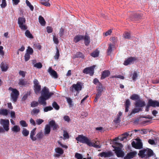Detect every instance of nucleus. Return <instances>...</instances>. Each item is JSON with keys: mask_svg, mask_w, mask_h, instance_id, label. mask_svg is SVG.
I'll list each match as a JSON object with an SVG mask.
<instances>
[{"mask_svg": "<svg viewBox=\"0 0 159 159\" xmlns=\"http://www.w3.org/2000/svg\"><path fill=\"white\" fill-rule=\"evenodd\" d=\"M118 138H116L113 140L110 139V143L113 144L111 146L114 148L113 151H115L117 156L118 157H123L124 156V153L122 150L123 145L121 143L117 142Z\"/></svg>", "mask_w": 159, "mask_h": 159, "instance_id": "obj_1", "label": "nucleus"}, {"mask_svg": "<svg viewBox=\"0 0 159 159\" xmlns=\"http://www.w3.org/2000/svg\"><path fill=\"white\" fill-rule=\"evenodd\" d=\"M76 140L80 143H86L89 146L91 145L92 143L90 140L87 137L83 136V135H80L76 138Z\"/></svg>", "mask_w": 159, "mask_h": 159, "instance_id": "obj_2", "label": "nucleus"}, {"mask_svg": "<svg viewBox=\"0 0 159 159\" xmlns=\"http://www.w3.org/2000/svg\"><path fill=\"white\" fill-rule=\"evenodd\" d=\"M82 87L81 83L80 82H78L76 84H74L70 88V90L72 92H74V90L77 92L76 94H75V96L77 95L79 93V91L82 90Z\"/></svg>", "mask_w": 159, "mask_h": 159, "instance_id": "obj_3", "label": "nucleus"}, {"mask_svg": "<svg viewBox=\"0 0 159 159\" xmlns=\"http://www.w3.org/2000/svg\"><path fill=\"white\" fill-rule=\"evenodd\" d=\"M54 94V93L53 92H49V89L46 87H45L42 89L41 96L49 99Z\"/></svg>", "mask_w": 159, "mask_h": 159, "instance_id": "obj_4", "label": "nucleus"}, {"mask_svg": "<svg viewBox=\"0 0 159 159\" xmlns=\"http://www.w3.org/2000/svg\"><path fill=\"white\" fill-rule=\"evenodd\" d=\"M25 19L23 17H19L18 18V23L22 30H25L27 29V26L25 25Z\"/></svg>", "mask_w": 159, "mask_h": 159, "instance_id": "obj_5", "label": "nucleus"}, {"mask_svg": "<svg viewBox=\"0 0 159 159\" xmlns=\"http://www.w3.org/2000/svg\"><path fill=\"white\" fill-rule=\"evenodd\" d=\"M95 67V66L86 67L84 69L83 72L84 73L89 74L90 76H92L94 74Z\"/></svg>", "mask_w": 159, "mask_h": 159, "instance_id": "obj_6", "label": "nucleus"}, {"mask_svg": "<svg viewBox=\"0 0 159 159\" xmlns=\"http://www.w3.org/2000/svg\"><path fill=\"white\" fill-rule=\"evenodd\" d=\"M34 90L36 94L39 93L41 89V86L39 84V83L38 80L35 79L33 81Z\"/></svg>", "mask_w": 159, "mask_h": 159, "instance_id": "obj_7", "label": "nucleus"}, {"mask_svg": "<svg viewBox=\"0 0 159 159\" xmlns=\"http://www.w3.org/2000/svg\"><path fill=\"white\" fill-rule=\"evenodd\" d=\"M0 123L2 125L4 129L6 131L9 130V121L8 120L1 119Z\"/></svg>", "mask_w": 159, "mask_h": 159, "instance_id": "obj_8", "label": "nucleus"}, {"mask_svg": "<svg viewBox=\"0 0 159 159\" xmlns=\"http://www.w3.org/2000/svg\"><path fill=\"white\" fill-rule=\"evenodd\" d=\"M19 94V92L16 89H15L11 93V96L14 102L16 101Z\"/></svg>", "mask_w": 159, "mask_h": 159, "instance_id": "obj_9", "label": "nucleus"}, {"mask_svg": "<svg viewBox=\"0 0 159 159\" xmlns=\"http://www.w3.org/2000/svg\"><path fill=\"white\" fill-rule=\"evenodd\" d=\"M155 107V101H153L152 99H149L148 101V104L146 107L145 111H149V107Z\"/></svg>", "mask_w": 159, "mask_h": 159, "instance_id": "obj_10", "label": "nucleus"}, {"mask_svg": "<svg viewBox=\"0 0 159 159\" xmlns=\"http://www.w3.org/2000/svg\"><path fill=\"white\" fill-rule=\"evenodd\" d=\"M138 155L142 158L148 157L147 155V149H143L140 150L138 153Z\"/></svg>", "mask_w": 159, "mask_h": 159, "instance_id": "obj_11", "label": "nucleus"}, {"mask_svg": "<svg viewBox=\"0 0 159 159\" xmlns=\"http://www.w3.org/2000/svg\"><path fill=\"white\" fill-rule=\"evenodd\" d=\"M135 105L136 107L141 108L145 106V102L139 98V99L135 102Z\"/></svg>", "mask_w": 159, "mask_h": 159, "instance_id": "obj_12", "label": "nucleus"}, {"mask_svg": "<svg viewBox=\"0 0 159 159\" xmlns=\"http://www.w3.org/2000/svg\"><path fill=\"white\" fill-rule=\"evenodd\" d=\"M137 154L136 151L130 152L128 153L127 155L124 157L125 159H131L135 156Z\"/></svg>", "mask_w": 159, "mask_h": 159, "instance_id": "obj_13", "label": "nucleus"}, {"mask_svg": "<svg viewBox=\"0 0 159 159\" xmlns=\"http://www.w3.org/2000/svg\"><path fill=\"white\" fill-rule=\"evenodd\" d=\"M49 124L51 127L53 128L52 129L54 130H57L59 128V125L56 123L54 120H51L49 121Z\"/></svg>", "mask_w": 159, "mask_h": 159, "instance_id": "obj_14", "label": "nucleus"}, {"mask_svg": "<svg viewBox=\"0 0 159 159\" xmlns=\"http://www.w3.org/2000/svg\"><path fill=\"white\" fill-rule=\"evenodd\" d=\"M48 71L50 75L54 78L56 79L58 78V75L57 72L55 70H53L51 67H49Z\"/></svg>", "mask_w": 159, "mask_h": 159, "instance_id": "obj_15", "label": "nucleus"}, {"mask_svg": "<svg viewBox=\"0 0 159 159\" xmlns=\"http://www.w3.org/2000/svg\"><path fill=\"white\" fill-rule=\"evenodd\" d=\"M48 99V98L41 96L39 99L38 102L40 104L42 105L43 106H45L47 105L46 101Z\"/></svg>", "mask_w": 159, "mask_h": 159, "instance_id": "obj_16", "label": "nucleus"}, {"mask_svg": "<svg viewBox=\"0 0 159 159\" xmlns=\"http://www.w3.org/2000/svg\"><path fill=\"white\" fill-rule=\"evenodd\" d=\"M0 67L2 71H6L8 68V66L6 63L2 62L0 64Z\"/></svg>", "mask_w": 159, "mask_h": 159, "instance_id": "obj_17", "label": "nucleus"}, {"mask_svg": "<svg viewBox=\"0 0 159 159\" xmlns=\"http://www.w3.org/2000/svg\"><path fill=\"white\" fill-rule=\"evenodd\" d=\"M84 39V35H76L74 38L73 41L75 43H77L80 41Z\"/></svg>", "mask_w": 159, "mask_h": 159, "instance_id": "obj_18", "label": "nucleus"}, {"mask_svg": "<svg viewBox=\"0 0 159 159\" xmlns=\"http://www.w3.org/2000/svg\"><path fill=\"white\" fill-rule=\"evenodd\" d=\"M129 133H130V132H125L122 134L120 137H117L118 138V139H120L121 141L124 140L129 136Z\"/></svg>", "mask_w": 159, "mask_h": 159, "instance_id": "obj_19", "label": "nucleus"}, {"mask_svg": "<svg viewBox=\"0 0 159 159\" xmlns=\"http://www.w3.org/2000/svg\"><path fill=\"white\" fill-rule=\"evenodd\" d=\"M36 128H34L30 132V137L32 140L33 141H35L36 140L37 138L36 137H34L35 135Z\"/></svg>", "mask_w": 159, "mask_h": 159, "instance_id": "obj_20", "label": "nucleus"}, {"mask_svg": "<svg viewBox=\"0 0 159 159\" xmlns=\"http://www.w3.org/2000/svg\"><path fill=\"white\" fill-rule=\"evenodd\" d=\"M130 105V102L129 99H127L125 102V112H128L129 108Z\"/></svg>", "mask_w": 159, "mask_h": 159, "instance_id": "obj_21", "label": "nucleus"}, {"mask_svg": "<svg viewBox=\"0 0 159 159\" xmlns=\"http://www.w3.org/2000/svg\"><path fill=\"white\" fill-rule=\"evenodd\" d=\"M122 115V113L120 111L116 116V117L114 120V122L116 124L119 123L120 121V116Z\"/></svg>", "mask_w": 159, "mask_h": 159, "instance_id": "obj_22", "label": "nucleus"}, {"mask_svg": "<svg viewBox=\"0 0 159 159\" xmlns=\"http://www.w3.org/2000/svg\"><path fill=\"white\" fill-rule=\"evenodd\" d=\"M141 17V16L140 15L135 14L131 16L130 20L132 21H135L139 19H140Z\"/></svg>", "mask_w": 159, "mask_h": 159, "instance_id": "obj_23", "label": "nucleus"}, {"mask_svg": "<svg viewBox=\"0 0 159 159\" xmlns=\"http://www.w3.org/2000/svg\"><path fill=\"white\" fill-rule=\"evenodd\" d=\"M109 75V71L108 70H105L103 71L102 73L101 79L102 80L108 77Z\"/></svg>", "mask_w": 159, "mask_h": 159, "instance_id": "obj_24", "label": "nucleus"}, {"mask_svg": "<svg viewBox=\"0 0 159 159\" xmlns=\"http://www.w3.org/2000/svg\"><path fill=\"white\" fill-rule=\"evenodd\" d=\"M51 131L50 126L48 124L46 125L44 129V134L45 135L49 134Z\"/></svg>", "mask_w": 159, "mask_h": 159, "instance_id": "obj_25", "label": "nucleus"}, {"mask_svg": "<svg viewBox=\"0 0 159 159\" xmlns=\"http://www.w3.org/2000/svg\"><path fill=\"white\" fill-rule=\"evenodd\" d=\"M98 156L103 157H109V152L108 151L106 152H103L99 153L98 155Z\"/></svg>", "mask_w": 159, "mask_h": 159, "instance_id": "obj_26", "label": "nucleus"}, {"mask_svg": "<svg viewBox=\"0 0 159 159\" xmlns=\"http://www.w3.org/2000/svg\"><path fill=\"white\" fill-rule=\"evenodd\" d=\"M84 42L85 45L88 46L90 43L89 37L87 35H84Z\"/></svg>", "mask_w": 159, "mask_h": 159, "instance_id": "obj_27", "label": "nucleus"}, {"mask_svg": "<svg viewBox=\"0 0 159 159\" xmlns=\"http://www.w3.org/2000/svg\"><path fill=\"white\" fill-rule=\"evenodd\" d=\"M133 60L134 59L132 57L129 58L124 61V65L127 66L129 64H131L132 63Z\"/></svg>", "mask_w": 159, "mask_h": 159, "instance_id": "obj_28", "label": "nucleus"}, {"mask_svg": "<svg viewBox=\"0 0 159 159\" xmlns=\"http://www.w3.org/2000/svg\"><path fill=\"white\" fill-rule=\"evenodd\" d=\"M39 23L42 26H44L45 25L46 21L41 16H39Z\"/></svg>", "mask_w": 159, "mask_h": 159, "instance_id": "obj_29", "label": "nucleus"}, {"mask_svg": "<svg viewBox=\"0 0 159 159\" xmlns=\"http://www.w3.org/2000/svg\"><path fill=\"white\" fill-rule=\"evenodd\" d=\"M41 1V3L47 7H50V4L48 2L49 0H39Z\"/></svg>", "mask_w": 159, "mask_h": 159, "instance_id": "obj_30", "label": "nucleus"}, {"mask_svg": "<svg viewBox=\"0 0 159 159\" xmlns=\"http://www.w3.org/2000/svg\"><path fill=\"white\" fill-rule=\"evenodd\" d=\"M99 53V51L98 50H96L91 53L90 55L93 57H96L98 56Z\"/></svg>", "mask_w": 159, "mask_h": 159, "instance_id": "obj_31", "label": "nucleus"}, {"mask_svg": "<svg viewBox=\"0 0 159 159\" xmlns=\"http://www.w3.org/2000/svg\"><path fill=\"white\" fill-rule=\"evenodd\" d=\"M130 98L133 100H138L140 98V97L138 94H134L130 97Z\"/></svg>", "mask_w": 159, "mask_h": 159, "instance_id": "obj_32", "label": "nucleus"}, {"mask_svg": "<svg viewBox=\"0 0 159 159\" xmlns=\"http://www.w3.org/2000/svg\"><path fill=\"white\" fill-rule=\"evenodd\" d=\"M142 111V108L139 107L138 108H135L132 110L130 113V115H132V114L138 113L140 111Z\"/></svg>", "mask_w": 159, "mask_h": 159, "instance_id": "obj_33", "label": "nucleus"}, {"mask_svg": "<svg viewBox=\"0 0 159 159\" xmlns=\"http://www.w3.org/2000/svg\"><path fill=\"white\" fill-rule=\"evenodd\" d=\"M55 151L56 153L61 155L62 154L64 153L63 150L61 148L59 147L56 148L55 149Z\"/></svg>", "mask_w": 159, "mask_h": 159, "instance_id": "obj_34", "label": "nucleus"}, {"mask_svg": "<svg viewBox=\"0 0 159 159\" xmlns=\"http://www.w3.org/2000/svg\"><path fill=\"white\" fill-rule=\"evenodd\" d=\"M25 36L28 38L30 39H33V38L32 35L28 30L26 31L25 32Z\"/></svg>", "mask_w": 159, "mask_h": 159, "instance_id": "obj_35", "label": "nucleus"}, {"mask_svg": "<svg viewBox=\"0 0 159 159\" xmlns=\"http://www.w3.org/2000/svg\"><path fill=\"white\" fill-rule=\"evenodd\" d=\"M27 84V81H25L24 79H20L19 80L18 84L20 85L25 86Z\"/></svg>", "mask_w": 159, "mask_h": 159, "instance_id": "obj_36", "label": "nucleus"}, {"mask_svg": "<svg viewBox=\"0 0 159 159\" xmlns=\"http://www.w3.org/2000/svg\"><path fill=\"white\" fill-rule=\"evenodd\" d=\"M40 112V110L37 108H34L31 111V113L32 115H37Z\"/></svg>", "mask_w": 159, "mask_h": 159, "instance_id": "obj_37", "label": "nucleus"}, {"mask_svg": "<svg viewBox=\"0 0 159 159\" xmlns=\"http://www.w3.org/2000/svg\"><path fill=\"white\" fill-rule=\"evenodd\" d=\"M8 114V111L6 109H1L0 114L4 116H7Z\"/></svg>", "mask_w": 159, "mask_h": 159, "instance_id": "obj_38", "label": "nucleus"}, {"mask_svg": "<svg viewBox=\"0 0 159 159\" xmlns=\"http://www.w3.org/2000/svg\"><path fill=\"white\" fill-rule=\"evenodd\" d=\"M97 91H102V92L103 90V88L102 86V84L101 83H99V84H98V86L97 87Z\"/></svg>", "mask_w": 159, "mask_h": 159, "instance_id": "obj_39", "label": "nucleus"}, {"mask_svg": "<svg viewBox=\"0 0 159 159\" xmlns=\"http://www.w3.org/2000/svg\"><path fill=\"white\" fill-rule=\"evenodd\" d=\"M56 52L54 56V58L56 60H58L60 56L59 50L57 47H56Z\"/></svg>", "mask_w": 159, "mask_h": 159, "instance_id": "obj_40", "label": "nucleus"}, {"mask_svg": "<svg viewBox=\"0 0 159 159\" xmlns=\"http://www.w3.org/2000/svg\"><path fill=\"white\" fill-rule=\"evenodd\" d=\"M29 132L25 128H23L22 131V134L25 136H27L29 134Z\"/></svg>", "mask_w": 159, "mask_h": 159, "instance_id": "obj_41", "label": "nucleus"}, {"mask_svg": "<svg viewBox=\"0 0 159 159\" xmlns=\"http://www.w3.org/2000/svg\"><path fill=\"white\" fill-rule=\"evenodd\" d=\"M26 4L28 7H29L30 10L31 11H33L34 9V7L33 5H32L30 2L28 0H26Z\"/></svg>", "mask_w": 159, "mask_h": 159, "instance_id": "obj_42", "label": "nucleus"}, {"mask_svg": "<svg viewBox=\"0 0 159 159\" xmlns=\"http://www.w3.org/2000/svg\"><path fill=\"white\" fill-rule=\"evenodd\" d=\"M53 107L56 110H58L60 108V107L57 103L56 102H54L52 103Z\"/></svg>", "mask_w": 159, "mask_h": 159, "instance_id": "obj_43", "label": "nucleus"}, {"mask_svg": "<svg viewBox=\"0 0 159 159\" xmlns=\"http://www.w3.org/2000/svg\"><path fill=\"white\" fill-rule=\"evenodd\" d=\"M137 146H136V149H140L143 148V144L142 143L141 141H138L137 142Z\"/></svg>", "mask_w": 159, "mask_h": 159, "instance_id": "obj_44", "label": "nucleus"}, {"mask_svg": "<svg viewBox=\"0 0 159 159\" xmlns=\"http://www.w3.org/2000/svg\"><path fill=\"white\" fill-rule=\"evenodd\" d=\"M34 52L33 49L30 47L29 46L27 49L26 50V53L32 55Z\"/></svg>", "mask_w": 159, "mask_h": 159, "instance_id": "obj_45", "label": "nucleus"}, {"mask_svg": "<svg viewBox=\"0 0 159 159\" xmlns=\"http://www.w3.org/2000/svg\"><path fill=\"white\" fill-rule=\"evenodd\" d=\"M153 154V152L152 150L150 149L147 148V155H148V157H151Z\"/></svg>", "mask_w": 159, "mask_h": 159, "instance_id": "obj_46", "label": "nucleus"}, {"mask_svg": "<svg viewBox=\"0 0 159 159\" xmlns=\"http://www.w3.org/2000/svg\"><path fill=\"white\" fill-rule=\"evenodd\" d=\"M20 130V128L17 125H15L12 128V131L15 132H17Z\"/></svg>", "mask_w": 159, "mask_h": 159, "instance_id": "obj_47", "label": "nucleus"}, {"mask_svg": "<svg viewBox=\"0 0 159 159\" xmlns=\"http://www.w3.org/2000/svg\"><path fill=\"white\" fill-rule=\"evenodd\" d=\"M53 109V107L51 106H50L45 107L43 109V111L44 112H47L48 111H51Z\"/></svg>", "mask_w": 159, "mask_h": 159, "instance_id": "obj_48", "label": "nucleus"}, {"mask_svg": "<svg viewBox=\"0 0 159 159\" xmlns=\"http://www.w3.org/2000/svg\"><path fill=\"white\" fill-rule=\"evenodd\" d=\"M20 124L23 127H26L28 126V125L25 120H21L20 122Z\"/></svg>", "mask_w": 159, "mask_h": 159, "instance_id": "obj_49", "label": "nucleus"}, {"mask_svg": "<svg viewBox=\"0 0 159 159\" xmlns=\"http://www.w3.org/2000/svg\"><path fill=\"white\" fill-rule=\"evenodd\" d=\"M39 105V103L38 102L35 101H33L31 103V107H34L38 106Z\"/></svg>", "mask_w": 159, "mask_h": 159, "instance_id": "obj_50", "label": "nucleus"}, {"mask_svg": "<svg viewBox=\"0 0 159 159\" xmlns=\"http://www.w3.org/2000/svg\"><path fill=\"white\" fill-rule=\"evenodd\" d=\"M43 134L42 132H40L38 133L36 135L37 138L39 139H42L43 137Z\"/></svg>", "mask_w": 159, "mask_h": 159, "instance_id": "obj_51", "label": "nucleus"}, {"mask_svg": "<svg viewBox=\"0 0 159 159\" xmlns=\"http://www.w3.org/2000/svg\"><path fill=\"white\" fill-rule=\"evenodd\" d=\"M34 67H36L38 69L41 68L42 67V65L40 62H38L34 64Z\"/></svg>", "mask_w": 159, "mask_h": 159, "instance_id": "obj_52", "label": "nucleus"}, {"mask_svg": "<svg viewBox=\"0 0 159 159\" xmlns=\"http://www.w3.org/2000/svg\"><path fill=\"white\" fill-rule=\"evenodd\" d=\"M124 38L126 39H129L130 38V34L128 32H125L124 34Z\"/></svg>", "mask_w": 159, "mask_h": 159, "instance_id": "obj_53", "label": "nucleus"}, {"mask_svg": "<svg viewBox=\"0 0 159 159\" xmlns=\"http://www.w3.org/2000/svg\"><path fill=\"white\" fill-rule=\"evenodd\" d=\"M75 157L77 159H83V157L82 155L80 153H76L75 155Z\"/></svg>", "mask_w": 159, "mask_h": 159, "instance_id": "obj_54", "label": "nucleus"}, {"mask_svg": "<svg viewBox=\"0 0 159 159\" xmlns=\"http://www.w3.org/2000/svg\"><path fill=\"white\" fill-rule=\"evenodd\" d=\"M76 55L77 57H80L83 59L84 57V55L80 52H78L76 54Z\"/></svg>", "mask_w": 159, "mask_h": 159, "instance_id": "obj_55", "label": "nucleus"}, {"mask_svg": "<svg viewBox=\"0 0 159 159\" xmlns=\"http://www.w3.org/2000/svg\"><path fill=\"white\" fill-rule=\"evenodd\" d=\"M25 61H28L30 58V54L26 53L25 55Z\"/></svg>", "mask_w": 159, "mask_h": 159, "instance_id": "obj_56", "label": "nucleus"}, {"mask_svg": "<svg viewBox=\"0 0 159 159\" xmlns=\"http://www.w3.org/2000/svg\"><path fill=\"white\" fill-rule=\"evenodd\" d=\"M7 5L6 0H2V3L1 4V6L2 8H4Z\"/></svg>", "mask_w": 159, "mask_h": 159, "instance_id": "obj_57", "label": "nucleus"}, {"mask_svg": "<svg viewBox=\"0 0 159 159\" xmlns=\"http://www.w3.org/2000/svg\"><path fill=\"white\" fill-rule=\"evenodd\" d=\"M47 32L48 33H50L52 32V28L51 26H47Z\"/></svg>", "mask_w": 159, "mask_h": 159, "instance_id": "obj_58", "label": "nucleus"}, {"mask_svg": "<svg viewBox=\"0 0 159 159\" xmlns=\"http://www.w3.org/2000/svg\"><path fill=\"white\" fill-rule=\"evenodd\" d=\"M63 136L65 139H68L69 138V136L68 133L66 131H64Z\"/></svg>", "mask_w": 159, "mask_h": 159, "instance_id": "obj_59", "label": "nucleus"}, {"mask_svg": "<svg viewBox=\"0 0 159 159\" xmlns=\"http://www.w3.org/2000/svg\"><path fill=\"white\" fill-rule=\"evenodd\" d=\"M53 41L56 44H58L59 43V41L58 38L55 36H53Z\"/></svg>", "mask_w": 159, "mask_h": 159, "instance_id": "obj_60", "label": "nucleus"}, {"mask_svg": "<svg viewBox=\"0 0 159 159\" xmlns=\"http://www.w3.org/2000/svg\"><path fill=\"white\" fill-rule=\"evenodd\" d=\"M36 121L37 125H40L44 121L42 119H37Z\"/></svg>", "mask_w": 159, "mask_h": 159, "instance_id": "obj_61", "label": "nucleus"}, {"mask_svg": "<svg viewBox=\"0 0 159 159\" xmlns=\"http://www.w3.org/2000/svg\"><path fill=\"white\" fill-rule=\"evenodd\" d=\"M26 73V72L20 70L19 72V75H21L23 78L25 77Z\"/></svg>", "mask_w": 159, "mask_h": 159, "instance_id": "obj_62", "label": "nucleus"}, {"mask_svg": "<svg viewBox=\"0 0 159 159\" xmlns=\"http://www.w3.org/2000/svg\"><path fill=\"white\" fill-rule=\"evenodd\" d=\"M3 48L2 46H0V55H2V57L4 56V52L3 50Z\"/></svg>", "mask_w": 159, "mask_h": 159, "instance_id": "obj_63", "label": "nucleus"}, {"mask_svg": "<svg viewBox=\"0 0 159 159\" xmlns=\"http://www.w3.org/2000/svg\"><path fill=\"white\" fill-rule=\"evenodd\" d=\"M64 33V29L61 28L59 32V35L60 37H61L63 35Z\"/></svg>", "mask_w": 159, "mask_h": 159, "instance_id": "obj_64", "label": "nucleus"}]
</instances>
